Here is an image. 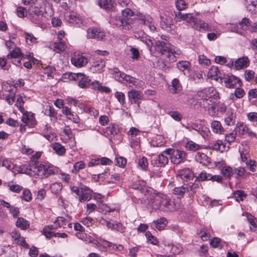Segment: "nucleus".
<instances>
[{
	"label": "nucleus",
	"mask_w": 257,
	"mask_h": 257,
	"mask_svg": "<svg viewBox=\"0 0 257 257\" xmlns=\"http://www.w3.org/2000/svg\"><path fill=\"white\" fill-rule=\"evenodd\" d=\"M154 48L156 51L168 57L171 63L175 62L177 58H179L182 55V52L179 49L174 46H170L169 44L163 41H156Z\"/></svg>",
	"instance_id": "1"
},
{
	"label": "nucleus",
	"mask_w": 257,
	"mask_h": 257,
	"mask_svg": "<svg viewBox=\"0 0 257 257\" xmlns=\"http://www.w3.org/2000/svg\"><path fill=\"white\" fill-rule=\"evenodd\" d=\"M135 19L132 17L115 16L111 18L110 23L122 29L128 31L132 28V25L134 23Z\"/></svg>",
	"instance_id": "2"
},
{
	"label": "nucleus",
	"mask_w": 257,
	"mask_h": 257,
	"mask_svg": "<svg viewBox=\"0 0 257 257\" xmlns=\"http://www.w3.org/2000/svg\"><path fill=\"white\" fill-rule=\"evenodd\" d=\"M171 162L174 164H179L186 160V153L183 150L168 149Z\"/></svg>",
	"instance_id": "3"
},
{
	"label": "nucleus",
	"mask_w": 257,
	"mask_h": 257,
	"mask_svg": "<svg viewBox=\"0 0 257 257\" xmlns=\"http://www.w3.org/2000/svg\"><path fill=\"white\" fill-rule=\"evenodd\" d=\"M136 20L140 25L147 26L151 31H155L156 28L153 19L149 15L138 13L136 15Z\"/></svg>",
	"instance_id": "4"
},
{
	"label": "nucleus",
	"mask_w": 257,
	"mask_h": 257,
	"mask_svg": "<svg viewBox=\"0 0 257 257\" xmlns=\"http://www.w3.org/2000/svg\"><path fill=\"white\" fill-rule=\"evenodd\" d=\"M163 194L159 192L152 194L148 198V205L154 210H160Z\"/></svg>",
	"instance_id": "5"
},
{
	"label": "nucleus",
	"mask_w": 257,
	"mask_h": 257,
	"mask_svg": "<svg viewBox=\"0 0 257 257\" xmlns=\"http://www.w3.org/2000/svg\"><path fill=\"white\" fill-rule=\"evenodd\" d=\"M28 13L30 19L33 23L39 24L43 17V13L37 7L30 6L28 10Z\"/></svg>",
	"instance_id": "6"
},
{
	"label": "nucleus",
	"mask_w": 257,
	"mask_h": 257,
	"mask_svg": "<svg viewBox=\"0 0 257 257\" xmlns=\"http://www.w3.org/2000/svg\"><path fill=\"white\" fill-rule=\"evenodd\" d=\"M72 78L78 81V85L82 88H87L90 86V79L83 73H78L71 74Z\"/></svg>",
	"instance_id": "7"
},
{
	"label": "nucleus",
	"mask_w": 257,
	"mask_h": 257,
	"mask_svg": "<svg viewBox=\"0 0 257 257\" xmlns=\"http://www.w3.org/2000/svg\"><path fill=\"white\" fill-rule=\"evenodd\" d=\"M198 96L202 99L207 100L210 98L216 99L219 94L212 87L206 88L198 92Z\"/></svg>",
	"instance_id": "8"
},
{
	"label": "nucleus",
	"mask_w": 257,
	"mask_h": 257,
	"mask_svg": "<svg viewBox=\"0 0 257 257\" xmlns=\"http://www.w3.org/2000/svg\"><path fill=\"white\" fill-rule=\"evenodd\" d=\"M168 156H169L168 149L164 151L161 154L158 155L156 159L152 160V164L157 167L165 166L168 164L169 161Z\"/></svg>",
	"instance_id": "9"
},
{
	"label": "nucleus",
	"mask_w": 257,
	"mask_h": 257,
	"mask_svg": "<svg viewBox=\"0 0 257 257\" xmlns=\"http://www.w3.org/2000/svg\"><path fill=\"white\" fill-rule=\"evenodd\" d=\"M192 27L195 30L201 31H211V27L204 21L193 18L191 22Z\"/></svg>",
	"instance_id": "10"
},
{
	"label": "nucleus",
	"mask_w": 257,
	"mask_h": 257,
	"mask_svg": "<svg viewBox=\"0 0 257 257\" xmlns=\"http://www.w3.org/2000/svg\"><path fill=\"white\" fill-rule=\"evenodd\" d=\"M127 94L131 103H137L138 104V107H140V101L144 97L143 93L137 90L133 89L128 91Z\"/></svg>",
	"instance_id": "11"
},
{
	"label": "nucleus",
	"mask_w": 257,
	"mask_h": 257,
	"mask_svg": "<svg viewBox=\"0 0 257 257\" xmlns=\"http://www.w3.org/2000/svg\"><path fill=\"white\" fill-rule=\"evenodd\" d=\"M45 165L38 161H31V169L34 175L43 178Z\"/></svg>",
	"instance_id": "12"
},
{
	"label": "nucleus",
	"mask_w": 257,
	"mask_h": 257,
	"mask_svg": "<svg viewBox=\"0 0 257 257\" xmlns=\"http://www.w3.org/2000/svg\"><path fill=\"white\" fill-rule=\"evenodd\" d=\"M72 64L77 67H82L87 64L88 60L83 54L74 55L71 58Z\"/></svg>",
	"instance_id": "13"
},
{
	"label": "nucleus",
	"mask_w": 257,
	"mask_h": 257,
	"mask_svg": "<svg viewBox=\"0 0 257 257\" xmlns=\"http://www.w3.org/2000/svg\"><path fill=\"white\" fill-rule=\"evenodd\" d=\"M160 210L163 211H173L176 209L172 204L171 199L166 195L163 194Z\"/></svg>",
	"instance_id": "14"
},
{
	"label": "nucleus",
	"mask_w": 257,
	"mask_h": 257,
	"mask_svg": "<svg viewBox=\"0 0 257 257\" xmlns=\"http://www.w3.org/2000/svg\"><path fill=\"white\" fill-rule=\"evenodd\" d=\"M224 84L226 87L228 88H235L237 86H240L241 83L239 78L234 76L227 75L225 78Z\"/></svg>",
	"instance_id": "15"
},
{
	"label": "nucleus",
	"mask_w": 257,
	"mask_h": 257,
	"mask_svg": "<svg viewBox=\"0 0 257 257\" xmlns=\"http://www.w3.org/2000/svg\"><path fill=\"white\" fill-rule=\"evenodd\" d=\"M134 36L136 38L140 39L142 42L145 43L150 51H153L152 48L153 43L151 39H150L148 37L146 36L143 32H141L140 33L135 32Z\"/></svg>",
	"instance_id": "16"
},
{
	"label": "nucleus",
	"mask_w": 257,
	"mask_h": 257,
	"mask_svg": "<svg viewBox=\"0 0 257 257\" xmlns=\"http://www.w3.org/2000/svg\"><path fill=\"white\" fill-rule=\"evenodd\" d=\"M87 36L89 38H96L102 40L105 37L104 33L98 28H89L87 30Z\"/></svg>",
	"instance_id": "17"
},
{
	"label": "nucleus",
	"mask_w": 257,
	"mask_h": 257,
	"mask_svg": "<svg viewBox=\"0 0 257 257\" xmlns=\"http://www.w3.org/2000/svg\"><path fill=\"white\" fill-rule=\"evenodd\" d=\"M22 120L24 124L29 125V127H33L36 123L34 114L31 112L24 113L22 117Z\"/></svg>",
	"instance_id": "18"
},
{
	"label": "nucleus",
	"mask_w": 257,
	"mask_h": 257,
	"mask_svg": "<svg viewBox=\"0 0 257 257\" xmlns=\"http://www.w3.org/2000/svg\"><path fill=\"white\" fill-rule=\"evenodd\" d=\"M65 19L71 24L81 23V19L79 16L73 12H67L65 13Z\"/></svg>",
	"instance_id": "19"
},
{
	"label": "nucleus",
	"mask_w": 257,
	"mask_h": 257,
	"mask_svg": "<svg viewBox=\"0 0 257 257\" xmlns=\"http://www.w3.org/2000/svg\"><path fill=\"white\" fill-rule=\"evenodd\" d=\"M133 189L140 191L142 193L146 195L149 191L148 188L146 186V183L143 180H137L132 184Z\"/></svg>",
	"instance_id": "20"
},
{
	"label": "nucleus",
	"mask_w": 257,
	"mask_h": 257,
	"mask_svg": "<svg viewBox=\"0 0 257 257\" xmlns=\"http://www.w3.org/2000/svg\"><path fill=\"white\" fill-rule=\"evenodd\" d=\"M169 90L172 94H177L182 90V87L180 81L177 78H174L171 82V85L169 86Z\"/></svg>",
	"instance_id": "21"
},
{
	"label": "nucleus",
	"mask_w": 257,
	"mask_h": 257,
	"mask_svg": "<svg viewBox=\"0 0 257 257\" xmlns=\"http://www.w3.org/2000/svg\"><path fill=\"white\" fill-rule=\"evenodd\" d=\"M178 175L182 180L186 181L192 179L194 177L193 173L189 168H185L180 170Z\"/></svg>",
	"instance_id": "22"
},
{
	"label": "nucleus",
	"mask_w": 257,
	"mask_h": 257,
	"mask_svg": "<svg viewBox=\"0 0 257 257\" xmlns=\"http://www.w3.org/2000/svg\"><path fill=\"white\" fill-rule=\"evenodd\" d=\"M135 162L137 165V168L142 171H147L148 168V159L144 156L137 158Z\"/></svg>",
	"instance_id": "23"
},
{
	"label": "nucleus",
	"mask_w": 257,
	"mask_h": 257,
	"mask_svg": "<svg viewBox=\"0 0 257 257\" xmlns=\"http://www.w3.org/2000/svg\"><path fill=\"white\" fill-rule=\"evenodd\" d=\"M57 228L58 226L54 222L53 224L45 226L43 228L42 232L46 238H51L52 237H53V234H54L55 231L54 230Z\"/></svg>",
	"instance_id": "24"
},
{
	"label": "nucleus",
	"mask_w": 257,
	"mask_h": 257,
	"mask_svg": "<svg viewBox=\"0 0 257 257\" xmlns=\"http://www.w3.org/2000/svg\"><path fill=\"white\" fill-rule=\"evenodd\" d=\"M53 50L58 53H62L67 48V46L63 39H60L58 42H54L52 45Z\"/></svg>",
	"instance_id": "25"
},
{
	"label": "nucleus",
	"mask_w": 257,
	"mask_h": 257,
	"mask_svg": "<svg viewBox=\"0 0 257 257\" xmlns=\"http://www.w3.org/2000/svg\"><path fill=\"white\" fill-rule=\"evenodd\" d=\"M249 64V61L247 57H242L237 59L234 62V66L237 69H241L246 67Z\"/></svg>",
	"instance_id": "26"
},
{
	"label": "nucleus",
	"mask_w": 257,
	"mask_h": 257,
	"mask_svg": "<svg viewBox=\"0 0 257 257\" xmlns=\"http://www.w3.org/2000/svg\"><path fill=\"white\" fill-rule=\"evenodd\" d=\"M167 223V219L164 217H161L156 221H154L151 225L153 228H156L159 230H162L165 227Z\"/></svg>",
	"instance_id": "27"
},
{
	"label": "nucleus",
	"mask_w": 257,
	"mask_h": 257,
	"mask_svg": "<svg viewBox=\"0 0 257 257\" xmlns=\"http://www.w3.org/2000/svg\"><path fill=\"white\" fill-rule=\"evenodd\" d=\"M211 128L212 131L217 134H222L224 129L221 122L218 120H213L211 123Z\"/></svg>",
	"instance_id": "28"
},
{
	"label": "nucleus",
	"mask_w": 257,
	"mask_h": 257,
	"mask_svg": "<svg viewBox=\"0 0 257 257\" xmlns=\"http://www.w3.org/2000/svg\"><path fill=\"white\" fill-rule=\"evenodd\" d=\"M236 113L232 110H229L226 114V117L224 119L225 123L227 125H233L235 124Z\"/></svg>",
	"instance_id": "29"
},
{
	"label": "nucleus",
	"mask_w": 257,
	"mask_h": 257,
	"mask_svg": "<svg viewBox=\"0 0 257 257\" xmlns=\"http://www.w3.org/2000/svg\"><path fill=\"white\" fill-rule=\"evenodd\" d=\"M245 5L249 12L257 14V0H246Z\"/></svg>",
	"instance_id": "30"
},
{
	"label": "nucleus",
	"mask_w": 257,
	"mask_h": 257,
	"mask_svg": "<svg viewBox=\"0 0 257 257\" xmlns=\"http://www.w3.org/2000/svg\"><path fill=\"white\" fill-rule=\"evenodd\" d=\"M58 172V168L52 165H46L43 178H47L49 176L55 175Z\"/></svg>",
	"instance_id": "31"
},
{
	"label": "nucleus",
	"mask_w": 257,
	"mask_h": 257,
	"mask_svg": "<svg viewBox=\"0 0 257 257\" xmlns=\"http://www.w3.org/2000/svg\"><path fill=\"white\" fill-rule=\"evenodd\" d=\"M23 59L25 58V55L22 53L21 50L20 48H15L14 50L11 51L7 55L8 59L18 58H21Z\"/></svg>",
	"instance_id": "32"
},
{
	"label": "nucleus",
	"mask_w": 257,
	"mask_h": 257,
	"mask_svg": "<svg viewBox=\"0 0 257 257\" xmlns=\"http://www.w3.org/2000/svg\"><path fill=\"white\" fill-rule=\"evenodd\" d=\"M51 147L55 152L59 156H63L65 154V147L59 143H54L51 144Z\"/></svg>",
	"instance_id": "33"
},
{
	"label": "nucleus",
	"mask_w": 257,
	"mask_h": 257,
	"mask_svg": "<svg viewBox=\"0 0 257 257\" xmlns=\"http://www.w3.org/2000/svg\"><path fill=\"white\" fill-rule=\"evenodd\" d=\"M235 168H232L230 166H225L221 169V173L224 177L227 179H230L235 173Z\"/></svg>",
	"instance_id": "34"
},
{
	"label": "nucleus",
	"mask_w": 257,
	"mask_h": 257,
	"mask_svg": "<svg viewBox=\"0 0 257 257\" xmlns=\"http://www.w3.org/2000/svg\"><path fill=\"white\" fill-rule=\"evenodd\" d=\"M45 113L46 115L50 117L51 121H55L57 120V113L52 106L48 105L46 106Z\"/></svg>",
	"instance_id": "35"
},
{
	"label": "nucleus",
	"mask_w": 257,
	"mask_h": 257,
	"mask_svg": "<svg viewBox=\"0 0 257 257\" xmlns=\"http://www.w3.org/2000/svg\"><path fill=\"white\" fill-rule=\"evenodd\" d=\"M245 216L247 218L248 222L250 225V230L253 232H257V225L255 221V218L251 214L247 212L246 213Z\"/></svg>",
	"instance_id": "36"
},
{
	"label": "nucleus",
	"mask_w": 257,
	"mask_h": 257,
	"mask_svg": "<svg viewBox=\"0 0 257 257\" xmlns=\"http://www.w3.org/2000/svg\"><path fill=\"white\" fill-rule=\"evenodd\" d=\"M235 173L236 178H244L246 176H248L250 174L247 173L245 169L241 167L235 168Z\"/></svg>",
	"instance_id": "37"
},
{
	"label": "nucleus",
	"mask_w": 257,
	"mask_h": 257,
	"mask_svg": "<svg viewBox=\"0 0 257 257\" xmlns=\"http://www.w3.org/2000/svg\"><path fill=\"white\" fill-rule=\"evenodd\" d=\"M193 17L190 14H183L180 12L176 14V18L178 21L185 20L191 24Z\"/></svg>",
	"instance_id": "38"
},
{
	"label": "nucleus",
	"mask_w": 257,
	"mask_h": 257,
	"mask_svg": "<svg viewBox=\"0 0 257 257\" xmlns=\"http://www.w3.org/2000/svg\"><path fill=\"white\" fill-rule=\"evenodd\" d=\"M187 192V189L186 187L185 184L178 187H175L173 190V193L176 195L178 198H182L184 195Z\"/></svg>",
	"instance_id": "39"
},
{
	"label": "nucleus",
	"mask_w": 257,
	"mask_h": 257,
	"mask_svg": "<svg viewBox=\"0 0 257 257\" xmlns=\"http://www.w3.org/2000/svg\"><path fill=\"white\" fill-rule=\"evenodd\" d=\"M218 73L219 71L218 67L212 66L208 71L207 76L209 78L212 79L217 80L218 79Z\"/></svg>",
	"instance_id": "40"
},
{
	"label": "nucleus",
	"mask_w": 257,
	"mask_h": 257,
	"mask_svg": "<svg viewBox=\"0 0 257 257\" xmlns=\"http://www.w3.org/2000/svg\"><path fill=\"white\" fill-rule=\"evenodd\" d=\"M190 63L187 61H180L177 63V67L181 71H189L190 69Z\"/></svg>",
	"instance_id": "41"
},
{
	"label": "nucleus",
	"mask_w": 257,
	"mask_h": 257,
	"mask_svg": "<svg viewBox=\"0 0 257 257\" xmlns=\"http://www.w3.org/2000/svg\"><path fill=\"white\" fill-rule=\"evenodd\" d=\"M105 62L103 59H96L93 62L92 66L95 71H99L104 67Z\"/></svg>",
	"instance_id": "42"
},
{
	"label": "nucleus",
	"mask_w": 257,
	"mask_h": 257,
	"mask_svg": "<svg viewBox=\"0 0 257 257\" xmlns=\"http://www.w3.org/2000/svg\"><path fill=\"white\" fill-rule=\"evenodd\" d=\"M16 225L25 230L29 227V223L27 220L22 217H19L16 222Z\"/></svg>",
	"instance_id": "43"
},
{
	"label": "nucleus",
	"mask_w": 257,
	"mask_h": 257,
	"mask_svg": "<svg viewBox=\"0 0 257 257\" xmlns=\"http://www.w3.org/2000/svg\"><path fill=\"white\" fill-rule=\"evenodd\" d=\"M102 243L104 246H106L108 247H112L113 249H117L118 250H121L123 248V247L122 245L119 244L117 245L116 244H112V243H111V242H109L103 239H100L99 243Z\"/></svg>",
	"instance_id": "44"
},
{
	"label": "nucleus",
	"mask_w": 257,
	"mask_h": 257,
	"mask_svg": "<svg viewBox=\"0 0 257 257\" xmlns=\"http://www.w3.org/2000/svg\"><path fill=\"white\" fill-rule=\"evenodd\" d=\"M185 147L187 150L193 152L196 151L200 149V146L192 141L187 142Z\"/></svg>",
	"instance_id": "45"
},
{
	"label": "nucleus",
	"mask_w": 257,
	"mask_h": 257,
	"mask_svg": "<svg viewBox=\"0 0 257 257\" xmlns=\"http://www.w3.org/2000/svg\"><path fill=\"white\" fill-rule=\"evenodd\" d=\"M83 110L85 112L89 113L94 117H97L99 114L98 110L87 104H84L83 105Z\"/></svg>",
	"instance_id": "46"
},
{
	"label": "nucleus",
	"mask_w": 257,
	"mask_h": 257,
	"mask_svg": "<svg viewBox=\"0 0 257 257\" xmlns=\"http://www.w3.org/2000/svg\"><path fill=\"white\" fill-rule=\"evenodd\" d=\"M85 167V164L83 161H78L74 164L71 172L72 173L76 174L80 170L84 169Z\"/></svg>",
	"instance_id": "47"
},
{
	"label": "nucleus",
	"mask_w": 257,
	"mask_h": 257,
	"mask_svg": "<svg viewBox=\"0 0 257 257\" xmlns=\"http://www.w3.org/2000/svg\"><path fill=\"white\" fill-rule=\"evenodd\" d=\"M19 172L24 174L32 175V169H31V163L29 166L27 164H24L20 166L18 168Z\"/></svg>",
	"instance_id": "48"
},
{
	"label": "nucleus",
	"mask_w": 257,
	"mask_h": 257,
	"mask_svg": "<svg viewBox=\"0 0 257 257\" xmlns=\"http://www.w3.org/2000/svg\"><path fill=\"white\" fill-rule=\"evenodd\" d=\"M201 124L194 122V123H187L186 125L183 124V126L189 131H191L192 130H195L198 132L201 128Z\"/></svg>",
	"instance_id": "49"
},
{
	"label": "nucleus",
	"mask_w": 257,
	"mask_h": 257,
	"mask_svg": "<svg viewBox=\"0 0 257 257\" xmlns=\"http://www.w3.org/2000/svg\"><path fill=\"white\" fill-rule=\"evenodd\" d=\"M91 192L92 191L90 192H83L82 193H81L79 196V200L80 202H84L85 201H89L91 198Z\"/></svg>",
	"instance_id": "50"
},
{
	"label": "nucleus",
	"mask_w": 257,
	"mask_h": 257,
	"mask_svg": "<svg viewBox=\"0 0 257 257\" xmlns=\"http://www.w3.org/2000/svg\"><path fill=\"white\" fill-rule=\"evenodd\" d=\"M200 185L199 182H196V181L192 184H188L185 185L187 189V192H191V193H194L196 192L197 189L199 188V186Z\"/></svg>",
	"instance_id": "51"
},
{
	"label": "nucleus",
	"mask_w": 257,
	"mask_h": 257,
	"mask_svg": "<svg viewBox=\"0 0 257 257\" xmlns=\"http://www.w3.org/2000/svg\"><path fill=\"white\" fill-rule=\"evenodd\" d=\"M245 94L244 91L243 89L240 88H236L234 91V93H231L230 95V98L231 99H234L235 96L236 98H241Z\"/></svg>",
	"instance_id": "52"
},
{
	"label": "nucleus",
	"mask_w": 257,
	"mask_h": 257,
	"mask_svg": "<svg viewBox=\"0 0 257 257\" xmlns=\"http://www.w3.org/2000/svg\"><path fill=\"white\" fill-rule=\"evenodd\" d=\"M62 188V185L61 183L56 182L53 183L50 187V189L52 193L55 194H59Z\"/></svg>",
	"instance_id": "53"
},
{
	"label": "nucleus",
	"mask_w": 257,
	"mask_h": 257,
	"mask_svg": "<svg viewBox=\"0 0 257 257\" xmlns=\"http://www.w3.org/2000/svg\"><path fill=\"white\" fill-rule=\"evenodd\" d=\"M125 73L120 71L117 68L114 69L113 76L117 81L122 82L123 81V77L125 76Z\"/></svg>",
	"instance_id": "54"
},
{
	"label": "nucleus",
	"mask_w": 257,
	"mask_h": 257,
	"mask_svg": "<svg viewBox=\"0 0 257 257\" xmlns=\"http://www.w3.org/2000/svg\"><path fill=\"white\" fill-rule=\"evenodd\" d=\"M233 197L235 200L239 202L243 201L246 197V194L242 190H237L233 193Z\"/></svg>",
	"instance_id": "55"
},
{
	"label": "nucleus",
	"mask_w": 257,
	"mask_h": 257,
	"mask_svg": "<svg viewBox=\"0 0 257 257\" xmlns=\"http://www.w3.org/2000/svg\"><path fill=\"white\" fill-rule=\"evenodd\" d=\"M136 79L135 78L131 77L130 75L125 74L123 77V81L122 83H125L126 85L130 87H132L135 85Z\"/></svg>",
	"instance_id": "56"
},
{
	"label": "nucleus",
	"mask_w": 257,
	"mask_h": 257,
	"mask_svg": "<svg viewBox=\"0 0 257 257\" xmlns=\"http://www.w3.org/2000/svg\"><path fill=\"white\" fill-rule=\"evenodd\" d=\"M118 5L122 8L134 7V4L131 0H116Z\"/></svg>",
	"instance_id": "57"
},
{
	"label": "nucleus",
	"mask_w": 257,
	"mask_h": 257,
	"mask_svg": "<svg viewBox=\"0 0 257 257\" xmlns=\"http://www.w3.org/2000/svg\"><path fill=\"white\" fill-rule=\"evenodd\" d=\"M98 5L104 9H108L112 7V2L111 0H99Z\"/></svg>",
	"instance_id": "58"
},
{
	"label": "nucleus",
	"mask_w": 257,
	"mask_h": 257,
	"mask_svg": "<svg viewBox=\"0 0 257 257\" xmlns=\"http://www.w3.org/2000/svg\"><path fill=\"white\" fill-rule=\"evenodd\" d=\"M110 177L108 178L106 181L108 183H115L117 181H119L121 178V176L118 173L112 174L109 175Z\"/></svg>",
	"instance_id": "59"
},
{
	"label": "nucleus",
	"mask_w": 257,
	"mask_h": 257,
	"mask_svg": "<svg viewBox=\"0 0 257 257\" xmlns=\"http://www.w3.org/2000/svg\"><path fill=\"white\" fill-rule=\"evenodd\" d=\"M249 23L250 21L248 19L246 18L242 19L241 22L238 24L241 31L243 32L246 30L248 29Z\"/></svg>",
	"instance_id": "60"
},
{
	"label": "nucleus",
	"mask_w": 257,
	"mask_h": 257,
	"mask_svg": "<svg viewBox=\"0 0 257 257\" xmlns=\"http://www.w3.org/2000/svg\"><path fill=\"white\" fill-rule=\"evenodd\" d=\"M207 159V155L203 153L198 152L195 155L196 161L200 163H204Z\"/></svg>",
	"instance_id": "61"
},
{
	"label": "nucleus",
	"mask_w": 257,
	"mask_h": 257,
	"mask_svg": "<svg viewBox=\"0 0 257 257\" xmlns=\"http://www.w3.org/2000/svg\"><path fill=\"white\" fill-rule=\"evenodd\" d=\"M27 44L29 45L36 43V38L32 34L26 32L24 33Z\"/></svg>",
	"instance_id": "62"
},
{
	"label": "nucleus",
	"mask_w": 257,
	"mask_h": 257,
	"mask_svg": "<svg viewBox=\"0 0 257 257\" xmlns=\"http://www.w3.org/2000/svg\"><path fill=\"white\" fill-rule=\"evenodd\" d=\"M134 7H127L121 10L122 17H132L135 16V13L132 9Z\"/></svg>",
	"instance_id": "63"
},
{
	"label": "nucleus",
	"mask_w": 257,
	"mask_h": 257,
	"mask_svg": "<svg viewBox=\"0 0 257 257\" xmlns=\"http://www.w3.org/2000/svg\"><path fill=\"white\" fill-rule=\"evenodd\" d=\"M53 15V11L52 7L50 6L46 7L43 13V17L47 19L50 18Z\"/></svg>",
	"instance_id": "64"
}]
</instances>
